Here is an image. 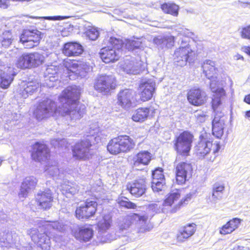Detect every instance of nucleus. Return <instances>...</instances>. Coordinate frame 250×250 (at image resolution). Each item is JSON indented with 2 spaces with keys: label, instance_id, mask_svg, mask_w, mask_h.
I'll return each instance as SVG.
<instances>
[{
  "label": "nucleus",
  "instance_id": "obj_50",
  "mask_svg": "<svg viewBox=\"0 0 250 250\" xmlns=\"http://www.w3.org/2000/svg\"><path fill=\"white\" fill-rule=\"evenodd\" d=\"M118 203L120 206L125 207L127 208L134 209L136 208V205L134 203L128 201V200L126 198H125V200H119Z\"/></svg>",
  "mask_w": 250,
  "mask_h": 250
},
{
  "label": "nucleus",
  "instance_id": "obj_33",
  "mask_svg": "<svg viewBox=\"0 0 250 250\" xmlns=\"http://www.w3.org/2000/svg\"><path fill=\"white\" fill-rule=\"evenodd\" d=\"M45 172L54 179L63 177V173L59 168L56 162H49L45 167Z\"/></svg>",
  "mask_w": 250,
  "mask_h": 250
},
{
  "label": "nucleus",
  "instance_id": "obj_46",
  "mask_svg": "<svg viewBox=\"0 0 250 250\" xmlns=\"http://www.w3.org/2000/svg\"><path fill=\"white\" fill-rule=\"evenodd\" d=\"M35 39V40L31 41L20 38V42L23 44L25 48L30 49L38 46L40 43V41H37V39Z\"/></svg>",
  "mask_w": 250,
  "mask_h": 250
},
{
  "label": "nucleus",
  "instance_id": "obj_26",
  "mask_svg": "<svg viewBox=\"0 0 250 250\" xmlns=\"http://www.w3.org/2000/svg\"><path fill=\"white\" fill-rule=\"evenodd\" d=\"M151 154L147 151H142L134 155L131 160L134 167L148 165L151 160Z\"/></svg>",
  "mask_w": 250,
  "mask_h": 250
},
{
  "label": "nucleus",
  "instance_id": "obj_44",
  "mask_svg": "<svg viewBox=\"0 0 250 250\" xmlns=\"http://www.w3.org/2000/svg\"><path fill=\"white\" fill-rule=\"evenodd\" d=\"M69 16H48V17H33L30 16L29 18L43 21L44 22V20H48L50 21H62L68 19Z\"/></svg>",
  "mask_w": 250,
  "mask_h": 250
},
{
  "label": "nucleus",
  "instance_id": "obj_15",
  "mask_svg": "<svg viewBox=\"0 0 250 250\" xmlns=\"http://www.w3.org/2000/svg\"><path fill=\"white\" fill-rule=\"evenodd\" d=\"M192 167L190 164L182 162L177 165L176 167V181L182 185L191 177Z\"/></svg>",
  "mask_w": 250,
  "mask_h": 250
},
{
  "label": "nucleus",
  "instance_id": "obj_31",
  "mask_svg": "<svg viewBox=\"0 0 250 250\" xmlns=\"http://www.w3.org/2000/svg\"><path fill=\"white\" fill-rule=\"evenodd\" d=\"M116 139L120 147V152H126L134 148L135 143L133 140L128 136H119Z\"/></svg>",
  "mask_w": 250,
  "mask_h": 250
},
{
  "label": "nucleus",
  "instance_id": "obj_41",
  "mask_svg": "<svg viewBox=\"0 0 250 250\" xmlns=\"http://www.w3.org/2000/svg\"><path fill=\"white\" fill-rule=\"evenodd\" d=\"M125 45V47L128 50H133L134 49L140 47L142 44V42L140 39H134L133 40H126L123 45ZM123 45H122V47Z\"/></svg>",
  "mask_w": 250,
  "mask_h": 250
},
{
  "label": "nucleus",
  "instance_id": "obj_1",
  "mask_svg": "<svg viewBox=\"0 0 250 250\" xmlns=\"http://www.w3.org/2000/svg\"><path fill=\"white\" fill-rule=\"evenodd\" d=\"M81 89L76 86L67 87L59 97V105L50 99H46L40 102L34 111V116L38 120L53 116L57 113L62 116L69 115L71 120H77L83 117L85 113V106L78 100Z\"/></svg>",
  "mask_w": 250,
  "mask_h": 250
},
{
  "label": "nucleus",
  "instance_id": "obj_17",
  "mask_svg": "<svg viewBox=\"0 0 250 250\" xmlns=\"http://www.w3.org/2000/svg\"><path fill=\"white\" fill-rule=\"evenodd\" d=\"M53 197L49 189L39 191L36 196V201L39 208L47 210L52 205Z\"/></svg>",
  "mask_w": 250,
  "mask_h": 250
},
{
  "label": "nucleus",
  "instance_id": "obj_9",
  "mask_svg": "<svg viewBox=\"0 0 250 250\" xmlns=\"http://www.w3.org/2000/svg\"><path fill=\"white\" fill-rule=\"evenodd\" d=\"M44 60V56L38 52L23 54L19 58L17 66L23 69L37 67L42 64Z\"/></svg>",
  "mask_w": 250,
  "mask_h": 250
},
{
  "label": "nucleus",
  "instance_id": "obj_55",
  "mask_svg": "<svg viewBox=\"0 0 250 250\" xmlns=\"http://www.w3.org/2000/svg\"><path fill=\"white\" fill-rule=\"evenodd\" d=\"M179 34L185 36V37L192 38L193 33L188 29L181 28L178 31Z\"/></svg>",
  "mask_w": 250,
  "mask_h": 250
},
{
  "label": "nucleus",
  "instance_id": "obj_23",
  "mask_svg": "<svg viewBox=\"0 0 250 250\" xmlns=\"http://www.w3.org/2000/svg\"><path fill=\"white\" fill-rule=\"evenodd\" d=\"M152 180L151 188L154 192H159L162 190L165 184V179L161 168L156 169L152 173Z\"/></svg>",
  "mask_w": 250,
  "mask_h": 250
},
{
  "label": "nucleus",
  "instance_id": "obj_3",
  "mask_svg": "<svg viewBox=\"0 0 250 250\" xmlns=\"http://www.w3.org/2000/svg\"><path fill=\"white\" fill-rule=\"evenodd\" d=\"M203 73L206 77L211 80L210 87L211 91L214 93L212 101V107L214 111L221 103L222 99L225 95L224 89L219 86L216 81L218 75V68L215 62L210 60H205L202 64Z\"/></svg>",
  "mask_w": 250,
  "mask_h": 250
},
{
  "label": "nucleus",
  "instance_id": "obj_54",
  "mask_svg": "<svg viewBox=\"0 0 250 250\" xmlns=\"http://www.w3.org/2000/svg\"><path fill=\"white\" fill-rule=\"evenodd\" d=\"M232 231H233V228H232L230 225H229V222L224 225L220 230V233L224 235L230 233Z\"/></svg>",
  "mask_w": 250,
  "mask_h": 250
},
{
  "label": "nucleus",
  "instance_id": "obj_61",
  "mask_svg": "<svg viewBox=\"0 0 250 250\" xmlns=\"http://www.w3.org/2000/svg\"><path fill=\"white\" fill-rule=\"evenodd\" d=\"M70 31L68 28H64L61 32V35L63 37H67L70 35Z\"/></svg>",
  "mask_w": 250,
  "mask_h": 250
},
{
  "label": "nucleus",
  "instance_id": "obj_12",
  "mask_svg": "<svg viewBox=\"0 0 250 250\" xmlns=\"http://www.w3.org/2000/svg\"><path fill=\"white\" fill-rule=\"evenodd\" d=\"M64 66L66 68L70 79L74 78L72 74L81 77H84L85 73L90 69V67L86 63L75 61H65L64 62Z\"/></svg>",
  "mask_w": 250,
  "mask_h": 250
},
{
  "label": "nucleus",
  "instance_id": "obj_19",
  "mask_svg": "<svg viewBox=\"0 0 250 250\" xmlns=\"http://www.w3.org/2000/svg\"><path fill=\"white\" fill-rule=\"evenodd\" d=\"M59 78V67L51 65L48 66L44 72V83L43 86L48 87L55 86V83H56Z\"/></svg>",
  "mask_w": 250,
  "mask_h": 250
},
{
  "label": "nucleus",
  "instance_id": "obj_5",
  "mask_svg": "<svg viewBox=\"0 0 250 250\" xmlns=\"http://www.w3.org/2000/svg\"><path fill=\"white\" fill-rule=\"evenodd\" d=\"M148 218L146 215H139L138 214L131 213L120 218L118 222V232L121 235L126 233L127 230L132 225L135 224L140 232H145L150 230L147 223Z\"/></svg>",
  "mask_w": 250,
  "mask_h": 250
},
{
  "label": "nucleus",
  "instance_id": "obj_39",
  "mask_svg": "<svg viewBox=\"0 0 250 250\" xmlns=\"http://www.w3.org/2000/svg\"><path fill=\"white\" fill-rule=\"evenodd\" d=\"M13 242V238L11 233L8 231H5L1 233L0 244L1 247H10Z\"/></svg>",
  "mask_w": 250,
  "mask_h": 250
},
{
  "label": "nucleus",
  "instance_id": "obj_49",
  "mask_svg": "<svg viewBox=\"0 0 250 250\" xmlns=\"http://www.w3.org/2000/svg\"><path fill=\"white\" fill-rule=\"evenodd\" d=\"M11 35L9 32H5L3 34L2 40L1 42L2 45L5 47L9 46L11 42Z\"/></svg>",
  "mask_w": 250,
  "mask_h": 250
},
{
  "label": "nucleus",
  "instance_id": "obj_32",
  "mask_svg": "<svg viewBox=\"0 0 250 250\" xmlns=\"http://www.w3.org/2000/svg\"><path fill=\"white\" fill-rule=\"evenodd\" d=\"M60 190L62 194L67 198H70L77 193L79 189L75 183L64 181L60 186Z\"/></svg>",
  "mask_w": 250,
  "mask_h": 250
},
{
  "label": "nucleus",
  "instance_id": "obj_64",
  "mask_svg": "<svg viewBox=\"0 0 250 250\" xmlns=\"http://www.w3.org/2000/svg\"><path fill=\"white\" fill-rule=\"evenodd\" d=\"M244 101L246 103L250 104V94L245 96Z\"/></svg>",
  "mask_w": 250,
  "mask_h": 250
},
{
  "label": "nucleus",
  "instance_id": "obj_43",
  "mask_svg": "<svg viewBox=\"0 0 250 250\" xmlns=\"http://www.w3.org/2000/svg\"><path fill=\"white\" fill-rule=\"evenodd\" d=\"M163 206H166L164 201H158L149 205L148 209L153 213L161 212L163 209Z\"/></svg>",
  "mask_w": 250,
  "mask_h": 250
},
{
  "label": "nucleus",
  "instance_id": "obj_36",
  "mask_svg": "<svg viewBox=\"0 0 250 250\" xmlns=\"http://www.w3.org/2000/svg\"><path fill=\"white\" fill-rule=\"evenodd\" d=\"M21 84L22 87V88H23L22 94H24V93L31 94L37 90L40 85L39 83L36 82H26L23 81L21 82Z\"/></svg>",
  "mask_w": 250,
  "mask_h": 250
},
{
  "label": "nucleus",
  "instance_id": "obj_29",
  "mask_svg": "<svg viewBox=\"0 0 250 250\" xmlns=\"http://www.w3.org/2000/svg\"><path fill=\"white\" fill-rule=\"evenodd\" d=\"M196 228V225L194 223L189 224L181 228L177 234V241L183 242L191 237L195 232Z\"/></svg>",
  "mask_w": 250,
  "mask_h": 250
},
{
  "label": "nucleus",
  "instance_id": "obj_34",
  "mask_svg": "<svg viewBox=\"0 0 250 250\" xmlns=\"http://www.w3.org/2000/svg\"><path fill=\"white\" fill-rule=\"evenodd\" d=\"M93 232L92 229L88 227H82L79 229L78 232L74 233L75 237L82 241L87 242L92 237Z\"/></svg>",
  "mask_w": 250,
  "mask_h": 250
},
{
  "label": "nucleus",
  "instance_id": "obj_13",
  "mask_svg": "<svg viewBox=\"0 0 250 250\" xmlns=\"http://www.w3.org/2000/svg\"><path fill=\"white\" fill-rule=\"evenodd\" d=\"M97 203L95 201L87 200L86 202L77 207L76 216L79 219H87L93 216L96 210Z\"/></svg>",
  "mask_w": 250,
  "mask_h": 250
},
{
  "label": "nucleus",
  "instance_id": "obj_2",
  "mask_svg": "<svg viewBox=\"0 0 250 250\" xmlns=\"http://www.w3.org/2000/svg\"><path fill=\"white\" fill-rule=\"evenodd\" d=\"M40 226L41 230L44 229L42 233H39L36 230L33 229L31 231V237L32 241L36 243L38 247L42 250H49L50 249V238H53L56 242L62 241L63 237L62 234L65 230V226L62 223L60 222H48L42 221Z\"/></svg>",
  "mask_w": 250,
  "mask_h": 250
},
{
  "label": "nucleus",
  "instance_id": "obj_8",
  "mask_svg": "<svg viewBox=\"0 0 250 250\" xmlns=\"http://www.w3.org/2000/svg\"><path fill=\"white\" fill-rule=\"evenodd\" d=\"M89 139H85L76 143L72 148L73 157L76 160L86 161L92 158L94 151Z\"/></svg>",
  "mask_w": 250,
  "mask_h": 250
},
{
  "label": "nucleus",
  "instance_id": "obj_45",
  "mask_svg": "<svg viewBox=\"0 0 250 250\" xmlns=\"http://www.w3.org/2000/svg\"><path fill=\"white\" fill-rule=\"evenodd\" d=\"M86 36L91 40H96L99 36V33L96 28L89 26L85 31Z\"/></svg>",
  "mask_w": 250,
  "mask_h": 250
},
{
  "label": "nucleus",
  "instance_id": "obj_57",
  "mask_svg": "<svg viewBox=\"0 0 250 250\" xmlns=\"http://www.w3.org/2000/svg\"><path fill=\"white\" fill-rule=\"evenodd\" d=\"M235 4L237 5L241 8H250V1H242L240 0H238L237 1L235 2Z\"/></svg>",
  "mask_w": 250,
  "mask_h": 250
},
{
  "label": "nucleus",
  "instance_id": "obj_24",
  "mask_svg": "<svg viewBox=\"0 0 250 250\" xmlns=\"http://www.w3.org/2000/svg\"><path fill=\"white\" fill-rule=\"evenodd\" d=\"M135 95L133 90L125 89L121 91L118 95V103L125 108H129L132 104Z\"/></svg>",
  "mask_w": 250,
  "mask_h": 250
},
{
  "label": "nucleus",
  "instance_id": "obj_62",
  "mask_svg": "<svg viewBox=\"0 0 250 250\" xmlns=\"http://www.w3.org/2000/svg\"><path fill=\"white\" fill-rule=\"evenodd\" d=\"M243 52L250 56V46H244L242 48Z\"/></svg>",
  "mask_w": 250,
  "mask_h": 250
},
{
  "label": "nucleus",
  "instance_id": "obj_59",
  "mask_svg": "<svg viewBox=\"0 0 250 250\" xmlns=\"http://www.w3.org/2000/svg\"><path fill=\"white\" fill-rule=\"evenodd\" d=\"M196 116H197V120L199 122L203 123L205 121L206 118V115L203 112L197 113Z\"/></svg>",
  "mask_w": 250,
  "mask_h": 250
},
{
  "label": "nucleus",
  "instance_id": "obj_20",
  "mask_svg": "<svg viewBox=\"0 0 250 250\" xmlns=\"http://www.w3.org/2000/svg\"><path fill=\"white\" fill-rule=\"evenodd\" d=\"M155 82L152 79L141 82L140 84L139 90L141 92L140 98L142 101H147L151 98L155 90Z\"/></svg>",
  "mask_w": 250,
  "mask_h": 250
},
{
  "label": "nucleus",
  "instance_id": "obj_58",
  "mask_svg": "<svg viewBox=\"0 0 250 250\" xmlns=\"http://www.w3.org/2000/svg\"><path fill=\"white\" fill-rule=\"evenodd\" d=\"M190 198V195H187V196L184 198L181 199L177 204L175 205V208H179L180 206H183L185 204H187L188 200Z\"/></svg>",
  "mask_w": 250,
  "mask_h": 250
},
{
  "label": "nucleus",
  "instance_id": "obj_11",
  "mask_svg": "<svg viewBox=\"0 0 250 250\" xmlns=\"http://www.w3.org/2000/svg\"><path fill=\"white\" fill-rule=\"evenodd\" d=\"M121 67L127 74H137L144 70L145 63L139 57L135 58L128 57L121 64Z\"/></svg>",
  "mask_w": 250,
  "mask_h": 250
},
{
  "label": "nucleus",
  "instance_id": "obj_16",
  "mask_svg": "<svg viewBox=\"0 0 250 250\" xmlns=\"http://www.w3.org/2000/svg\"><path fill=\"white\" fill-rule=\"evenodd\" d=\"M112 224V213H104L99 218L97 223V229L100 236H107Z\"/></svg>",
  "mask_w": 250,
  "mask_h": 250
},
{
  "label": "nucleus",
  "instance_id": "obj_52",
  "mask_svg": "<svg viewBox=\"0 0 250 250\" xmlns=\"http://www.w3.org/2000/svg\"><path fill=\"white\" fill-rule=\"evenodd\" d=\"M165 36H158L153 39L154 43L157 46L159 49H164V44Z\"/></svg>",
  "mask_w": 250,
  "mask_h": 250
},
{
  "label": "nucleus",
  "instance_id": "obj_47",
  "mask_svg": "<svg viewBox=\"0 0 250 250\" xmlns=\"http://www.w3.org/2000/svg\"><path fill=\"white\" fill-rule=\"evenodd\" d=\"M51 144L54 147H64L66 148L68 147V143L66 140L64 139H53L51 141Z\"/></svg>",
  "mask_w": 250,
  "mask_h": 250
},
{
  "label": "nucleus",
  "instance_id": "obj_22",
  "mask_svg": "<svg viewBox=\"0 0 250 250\" xmlns=\"http://www.w3.org/2000/svg\"><path fill=\"white\" fill-rule=\"evenodd\" d=\"M225 190L224 184L215 183L212 186L211 193L207 197V202L211 205H215L223 196Z\"/></svg>",
  "mask_w": 250,
  "mask_h": 250
},
{
  "label": "nucleus",
  "instance_id": "obj_40",
  "mask_svg": "<svg viewBox=\"0 0 250 250\" xmlns=\"http://www.w3.org/2000/svg\"><path fill=\"white\" fill-rule=\"evenodd\" d=\"M21 38L32 41L37 39V41H40L41 39L40 33L39 31L34 32L33 31L25 30L21 36Z\"/></svg>",
  "mask_w": 250,
  "mask_h": 250
},
{
  "label": "nucleus",
  "instance_id": "obj_27",
  "mask_svg": "<svg viewBox=\"0 0 250 250\" xmlns=\"http://www.w3.org/2000/svg\"><path fill=\"white\" fill-rule=\"evenodd\" d=\"M37 183V180L33 176L25 178L21 184L20 191L19 194V197L25 198L29 191L35 188Z\"/></svg>",
  "mask_w": 250,
  "mask_h": 250
},
{
  "label": "nucleus",
  "instance_id": "obj_4",
  "mask_svg": "<svg viewBox=\"0 0 250 250\" xmlns=\"http://www.w3.org/2000/svg\"><path fill=\"white\" fill-rule=\"evenodd\" d=\"M104 45L101 49V58L105 63L114 62L119 60L121 53L123 42L113 37L107 36L103 41Z\"/></svg>",
  "mask_w": 250,
  "mask_h": 250
},
{
  "label": "nucleus",
  "instance_id": "obj_30",
  "mask_svg": "<svg viewBox=\"0 0 250 250\" xmlns=\"http://www.w3.org/2000/svg\"><path fill=\"white\" fill-rule=\"evenodd\" d=\"M224 125V117L216 115L212 122V134L217 138H221L223 135Z\"/></svg>",
  "mask_w": 250,
  "mask_h": 250
},
{
  "label": "nucleus",
  "instance_id": "obj_10",
  "mask_svg": "<svg viewBox=\"0 0 250 250\" xmlns=\"http://www.w3.org/2000/svg\"><path fill=\"white\" fill-rule=\"evenodd\" d=\"M193 136L188 131H184L176 138L174 148L177 152L183 156H188L190 151Z\"/></svg>",
  "mask_w": 250,
  "mask_h": 250
},
{
  "label": "nucleus",
  "instance_id": "obj_48",
  "mask_svg": "<svg viewBox=\"0 0 250 250\" xmlns=\"http://www.w3.org/2000/svg\"><path fill=\"white\" fill-rule=\"evenodd\" d=\"M175 37L171 35L165 36L164 44V49L170 48L174 46Z\"/></svg>",
  "mask_w": 250,
  "mask_h": 250
},
{
  "label": "nucleus",
  "instance_id": "obj_60",
  "mask_svg": "<svg viewBox=\"0 0 250 250\" xmlns=\"http://www.w3.org/2000/svg\"><path fill=\"white\" fill-rule=\"evenodd\" d=\"M10 0H0V7L5 9L9 5Z\"/></svg>",
  "mask_w": 250,
  "mask_h": 250
},
{
  "label": "nucleus",
  "instance_id": "obj_51",
  "mask_svg": "<svg viewBox=\"0 0 250 250\" xmlns=\"http://www.w3.org/2000/svg\"><path fill=\"white\" fill-rule=\"evenodd\" d=\"M240 35L242 39L250 40V25L242 27L240 30Z\"/></svg>",
  "mask_w": 250,
  "mask_h": 250
},
{
  "label": "nucleus",
  "instance_id": "obj_56",
  "mask_svg": "<svg viewBox=\"0 0 250 250\" xmlns=\"http://www.w3.org/2000/svg\"><path fill=\"white\" fill-rule=\"evenodd\" d=\"M240 219L235 218L229 221V225L233 228V231L236 229L240 223Z\"/></svg>",
  "mask_w": 250,
  "mask_h": 250
},
{
  "label": "nucleus",
  "instance_id": "obj_21",
  "mask_svg": "<svg viewBox=\"0 0 250 250\" xmlns=\"http://www.w3.org/2000/svg\"><path fill=\"white\" fill-rule=\"evenodd\" d=\"M32 157L35 161H45L50 157L49 150L45 145L37 142L33 146Z\"/></svg>",
  "mask_w": 250,
  "mask_h": 250
},
{
  "label": "nucleus",
  "instance_id": "obj_37",
  "mask_svg": "<svg viewBox=\"0 0 250 250\" xmlns=\"http://www.w3.org/2000/svg\"><path fill=\"white\" fill-rule=\"evenodd\" d=\"M180 190L175 189L172 190L168 195L167 198L164 201V203L166 206H170L175 204L180 197Z\"/></svg>",
  "mask_w": 250,
  "mask_h": 250
},
{
  "label": "nucleus",
  "instance_id": "obj_38",
  "mask_svg": "<svg viewBox=\"0 0 250 250\" xmlns=\"http://www.w3.org/2000/svg\"><path fill=\"white\" fill-rule=\"evenodd\" d=\"M161 9L164 12L174 16H177L178 15L179 6L174 3H164L161 5Z\"/></svg>",
  "mask_w": 250,
  "mask_h": 250
},
{
  "label": "nucleus",
  "instance_id": "obj_42",
  "mask_svg": "<svg viewBox=\"0 0 250 250\" xmlns=\"http://www.w3.org/2000/svg\"><path fill=\"white\" fill-rule=\"evenodd\" d=\"M116 137L111 139L107 146V149L111 154L116 155L120 153Z\"/></svg>",
  "mask_w": 250,
  "mask_h": 250
},
{
  "label": "nucleus",
  "instance_id": "obj_53",
  "mask_svg": "<svg viewBox=\"0 0 250 250\" xmlns=\"http://www.w3.org/2000/svg\"><path fill=\"white\" fill-rule=\"evenodd\" d=\"M0 77L1 79L0 87L2 88H7L13 80L14 78H11L10 76L4 77L2 75Z\"/></svg>",
  "mask_w": 250,
  "mask_h": 250
},
{
  "label": "nucleus",
  "instance_id": "obj_28",
  "mask_svg": "<svg viewBox=\"0 0 250 250\" xmlns=\"http://www.w3.org/2000/svg\"><path fill=\"white\" fill-rule=\"evenodd\" d=\"M83 52L82 46L75 42H70L64 44L62 53L67 56H77Z\"/></svg>",
  "mask_w": 250,
  "mask_h": 250
},
{
  "label": "nucleus",
  "instance_id": "obj_7",
  "mask_svg": "<svg viewBox=\"0 0 250 250\" xmlns=\"http://www.w3.org/2000/svg\"><path fill=\"white\" fill-rule=\"evenodd\" d=\"M209 134L204 132L201 133L199 137V141L195 147V151L199 158H203L211 151V147L215 154L218 152L220 146L218 143L212 144V142L208 140Z\"/></svg>",
  "mask_w": 250,
  "mask_h": 250
},
{
  "label": "nucleus",
  "instance_id": "obj_63",
  "mask_svg": "<svg viewBox=\"0 0 250 250\" xmlns=\"http://www.w3.org/2000/svg\"><path fill=\"white\" fill-rule=\"evenodd\" d=\"M232 250H249V248H246L245 249L243 246L236 245L233 247Z\"/></svg>",
  "mask_w": 250,
  "mask_h": 250
},
{
  "label": "nucleus",
  "instance_id": "obj_6",
  "mask_svg": "<svg viewBox=\"0 0 250 250\" xmlns=\"http://www.w3.org/2000/svg\"><path fill=\"white\" fill-rule=\"evenodd\" d=\"M181 45L176 48L173 55L174 63L179 66H184L188 61L192 59L194 52L188 43L186 39L182 38Z\"/></svg>",
  "mask_w": 250,
  "mask_h": 250
},
{
  "label": "nucleus",
  "instance_id": "obj_14",
  "mask_svg": "<svg viewBox=\"0 0 250 250\" xmlns=\"http://www.w3.org/2000/svg\"><path fill=\"white\" fill-rule=\"evenodd\" d=\"M115 80L113 77L102 75L97 78L94 86L96 90L106 94L111 89H115Z\"/></svg>",
  "mask_w": 250,
  "mask_h": 250
},
{
  "label": "nucleus",
  "instance_id": "obj_18",
  "mask_svg": "<svg viewBox=\"0 0 250 250\" xmlns=\"http://www.w3.org/2000/svg\"><path fill=\"white\" fill-rule=\"evenodd\" d=\"M126 189L136 197H139L144 195L146 189V180L144 178L139 179L133 182L126 185Z\"/></svg>",
  "mask_w": 250,
  "mask_h": 250
},
{
  "label": "nucleus",
  "instance_id": "obj_35",
  "mask_svg": "<svg viewBox=\"0 0 250 250\" xmlns=\"http://www.w3.org/2000/svg\"><path fill=\"white\" fill-rule=\"evenodd\" d=\"M151 110L150 108L147 107L138 108L132 115V119L135 122H144L149 116Z\"/></svg>",
  "mask_w": 250,
  "mask_h": 250
},
{
  "label": "nucleus",
  "instance_id": "obj_25",
  "mask_svg": "<svg viewBox=\"0 0 250 250\" xmlns=\"http://www.w3.org/2000/svg\"><path fill=\"white\" fill-rule=\"evenodd\" d=\"M188 100L194 105H200L206 100V95L204 92L200 89H191L188 94Z\"/></svg>",
  "mask_w": 250,
  "mask_h": 250
}]
</instances>
